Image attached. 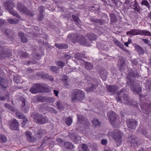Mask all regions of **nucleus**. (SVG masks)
Wrapping results in <instances>:
<instances>
[{"label":"nucleus","mask_w":151,"mask_h":151,"mask_svg":"<svg viewBox=\"0 0 151 151\" xmlns=\"http://www.w3.org/2000/svg\"><path fill=\"white\" fill-rule=\"evenodd\" d=\"M130 86L132 91H135L139 94V97L140 99V101L141 102L140 105L143 112L146 114H148L151 111V109L150 108L151 106L149 104L147 103L146 104L144 105L143 103H145L146 101L145 100V97L142 95L139 94V93L142 90L141 88L138 87L137 89L133 86L132 85H130Z\"/></svg>","instance_id":"1"},{"label":"nucleus","mask_w":151,"mask_h":151,"mask_svg":"<svg viewBox=\"0 0 151 151\" xmlns=\"http://www.w3.org/2000/svg\"><path fill=\"white\" fill-rule=\"evenodd\" d=\"M108 135L109 137H111L115 140L117 146L120 145L122 142V132L118 130H116L114 132L110 131L108 133Z\"/></svg>","instance_id":"2"},{"label":"nucleus","mask_w":151,"mask_h":151,"mask_svg":"<svg viewBox=\"0 0 151 151\" xmlns=\"http://www.w3.org/2000/svg\"><path fill=\"white\" fill-rule=\"evenodd\" d=\"M84 95L83 91L78 89H76L73 91L70 97L73 101H79L83 99Z\"/></svg>","instance_id":"3"},{"label":"nucleus","mask_w":151,"mask_h":151,"mask_svg":"<svg viewBox=\"0 0 151 151\" xmlns=\"http://www.w3.org/2000/svg\"><path fill=\"white\" fill-rule=\"evenodd\" d=\"M32 117L36 123L40 124L45 123L47 122L48 120L47 117H44L42 115L38 114L32 115Z\"/></svg>","instance_id":"4"},{"label":"nucleus","mask_w":151,"mask_h":151,"mask_svg":"<svg viewBox=\"0 0 151 151\" xmlns=\"http://www.w3.org/2000/svg\"><path fill=\"white\" fill-rule=\"evenodd\" d=\"M4 6L6 9L9 10V12L10 14L16 17H17L19 18L20 17L17 13L13 11H10L11 9L13 8L14 6V4L10 1H7L4 4Z\"/></svg>","instance_id":"5"},{"label":"nucleus","mask_w":151,"mask_h":151,"mask_svg":"<svg viewBox=\"0 0 151 151\" xmlns=\"http://www.w3.org/2000/svg\"><path fill=\"white\" fill-rule=\"evenodd\" d=\"M107 116L111 124L113 126L116 125L118 124V119L116 118V114L112 111L109 112Z\"/></svg>","instance_id":"6"},{"label":"nucleus","mask_w":151,"mask_h":151,"mask_svg":"<svg viewBox=\"0 0 151 151\" xmlns=\"http://www.w3.org/2000/svg\"><path fill=\"white\" fill-rule=\"evenodd\" d=\"M42 87L39 84H35L30 89L29 91L32 93L36 94L42 91Z\"/></svg>","instance_id":"7"},{"label":"nucleus","mask_w":151,"mask_h":151,"mask_svg":"<svg viewBox=\"0 0 151 151\" xmlns=\"http://www.w3.org/2000/svg\"><path fill=\"white\" fill-rule=\"evenodd\" d=\"M128 127L131 129H135L137 125V122L133 119H127L126 121Z\"/></svg>","instance_id":"8"},{"label":"nucleus","mask_w":151,"mask_h":151,"mask_svg":"<svg viewBox=\"0 0 151 151\" xmlns=\"http://www.w3.org/2000/svg\"><path fill=\"white\" fill-rule=\"evenodd\" d=\"M17 9L18 11H20V12L23 13H25L27 14L30 15L32 16H33V14H30L25 6L21 4L20 3L18 4L17 6Z\"/></svg>","instance_id":"9"},{"label":"nucleus","mask_w":151,"mask_h":151,"mask_svg":"<svg viewBox=\"0 0 151 151\" xmlns=\"http://www.w3.org/2000/svg\"><path fill=\"white\" fill-rule=\"evenodd\" d=\"M19 99L22 102V104L21 106V109L22 111L25 113H27L29 111V107L26 105L24 108H23V107L25 106L26 100L24 98L22 97L19 98Z\"/></svg>","instance_id":"10"},{"label":"nucleus","mask_w":151,"mask_h":151,"mask_svg":"<svg viewBox=\"0 0 151 151\" xmlns=\"http://www.w3.org/2000/svg\"><path fill=\"white\" fill-rule=\"evenodd\" d=\"M19 124L15 119H13L12 120L10 125V128L13 130L17 129Z\"/></svg>","instance_id":"11"},{"label":"nucleus","mask_w":151,"mask_h":151,"mask_svg":"<svg viewBox=\"0 0 151 151\" xmlns=\"http://www.w3.org/2000/svg\"><path fill=\"white\" fill-rule=\"evenodd\" d=\"M140 30L139 29H132L127 32L128 35H135L140 34Z\"/></svg>","instance_id":"12"},{"label":"nucleus","mask_w":151,"mask_h":151,"mask_svg":"<svg viewBox=\"0 0 151 151\" xmlns=\"http://www.w3.org/2000/svg\"><path fill=\"white\" fill-rule=\"evenodd\" d=\"M80 37L77 34H69L68 37V38L69 39V40H72L73 42H75L76 41H80L79 40V37Z\"/></svg>","instance_id":"13"},{"label":"nucleus","mask_w":151,"mask_h":151,"mask_svg":"<svg viewBox=\"0 0 151 151\" xmlns=\"http://www.w3.org/2000/svg\"><path fill=\"white\" fill-rule=\"evenodd\" d=\"M32 133L29 131L27 132H26V135L27 137V141L29 142H34L36 140V138L31 136Z\"/></svg>","instance_id":"14"},{"label":"nucleus","mask_w":151,"mask_h":151,"mask_svg":"<svg viewBox=\"0 0 151 151\" xmlns=\"http://www.w3.org/2000/svg\"><path fill=\"white\" fill-rule=\"evenodd\" d=\"M40 100L41 102H44L47 101L48 102H53L55 101V99L52 97H41L40 98Z\"/></svg>","instance_id":"15"},{"label":"nucleus","mask_w":151,"mask_h":151,"mask_svg":"<svg viewBox=\"0 0 151 151\" xmlns=\"http://www.w3.org/2000/svg\"><path fill=\"white\" fill-rule=\"evenodd\" d=\"M19 35L21 38V41L24 43H26L27 41V39L26 36V35H24L23 33L21 32H19L18 33Z\"/></svg>","instance_id":"16"},{"label":"nucleus","mask_w":151,"mask_h":151,"mask_svg":"<svg viewBox=\"0 0 151 151\" xmlns=\"http://www.w3.org/2000/svg\"><path fill=\"white\" fill-rule=\"evenodd\" d=\"M137 139V138L136 137H134L132 136L129 138V139L128 140V141L132 143H135L137 145H139L141 143H139L138 141H136Z\"/></svg>","instance_id":"17"},{"label":"nucleus","mask_w":151,"mask_h":151,"mask_svg":"<svg viewBox=\"0 0 151 151\" xmlns=\"http://www.w3.org/2000/svg\"><path fill=\"white\" fill-rule=\"evenodd\" d=\"M140 35L145 36H151L150 32L147 30H140Z\"/></svg>","instance_id":"18"},{"label":"nucleus","mask_w":151,"mask_h":151,"mask_svg":"<svg viewBox=\"0 0 151 151\" xmlns=\"http://www.w3.org/2000/svg\"><path fill=\"white\" fill-rule=\"evenodd\" d=\"M123 101L124 103L125 104L131 105V102H129L128 96L127 94L124 95L123 98Z\"/></svg>","instance_id":"19"},{"label":"nucleus","mask_w":151,"mask_h":151,"mask_svg":"<svg viewBox=\"0 0 151 151\" xmlns=\"http://www.w3.org/2000/svg\"><path fill=\"white\" fill-rule=\"evenodd\" d=\"M63 79L64 81V83L65 86H68L70 85V82H71L69 78H67L66 76L64 75V77Z\"/></svg>","instance_id":"20"},{"label":"nucleus","mask_w":151,"mask_h":151,"mask_svg":"<svg viewBox=\"0 0 151 151\" xmlns=\"http://www.w3.org/2000/svg\"><path fill=\"white\" fill-rule=\"evenodd\" d=\"M55 45L59 49H65L67 47L66 45L61 43H55Z\"/></svg>","instance_id":"21"},{"label":"nucleus","mask_w":151,"mask_h":151,"mask_svg":"<svg viewBox=\"0 0 151 151\" xmlns=\"http://www.w3.org/2000/svg\"><path fill=\"white\" fill-rule=\"evenodd\" d=\"M81 43L82 45L85 46H90V44L87 42L84 37H82Z\"/></svg>","instance_id":"22"},{"label":"nucleus","mask_w":151,"mask_h":151,"mask_svg":"<svg viewBox=\"0 0 151 151\" xmlns=\"http://www.w3.org/2000/svg\"><path fill=\"white\" fill-rule=\"evenodd\" d=\"M108 91L111 93H113L116 90V87L114 86H109L107 87Z\"/></svg>","instance_id":"23"},{"label":"nucleus","mask_w":151,"mask_h":151,"mask_svg":"<svg viewBox=\"0 0 151 151\" xmlns=\"http://www.w3.org/2000/svg\"><path fill=\"white\" fill-rule=\"evenodd\" d=\"M89 39L91 40H94L96 39V36L93 33H89L88 35Z\"/></svg>","instance_id":"24"},{"label":"nucleus","mask_w":151,"mask_h":151,"mask_svg":"<svg viewBox=\"0 0 151 151\" xmlns=\"http://www.w3.org/2000/svg\"><path fill=\"white\" fill-rule=\"evenodd\" d=\"M64 145L67 149H71L73 148V145L71 142H67L65 143Z\"/></svg>","instance_id":"25"},{"label":"nucleus","mask_w":151,"mask_h":151,"mask_svg":"<svg viewBox=\"0 0 151 151\" xmlns=\"http://www.w3.org/2000/svg\"><path fill=\"white\" fill-rule=\"evenodd\" d=\"M77 124H79L81 123H83L84 120V117L81 115H77Z\"/></svg>","instance_id":"26"},{"label":"nucleus","mask_w":151,"mask_h":151,"mask_svg":"<svg viewBox=\"0 0 151 151\" xmlns=\"http://www.w3.org/2000/svg\"><path fill=\"white\" fill-rule=\"evenodd\" d=\"M135 49L138 51L140 54H143L144 53V51L142 48L139 46L137 45L135 46Z\"/></svg>","instance_id":"27"},{"label":"nucleus","mask_w":151,"mask_h":151,"mask_svg":"<svg viewBox=\"0 0 151 151\" xmlns=\"http://www.w3.org/2000/svg\"><path fill=\"white\" fill-rule=\"evenodd\" d=\"M19 19L16 18L9 19L8 20V22L11 24H16L18 23Z\"/></svg>","instance_id":"28"},{"label":"nucleus","mask_w":151,"mask_h":151,"mask_svg":"<svg viewBox=\"0 0 151 151\" xmlns=\"http://www.w3.org/2000/svg\"><path fill=\"white\" fill-rule=\"evenodd\" d=\"M1 92H0V100L1 101H4L8 100L9 98V94L7 93V94L4 96H2L1 95Z\"/></svg>","instance_id":"29"},{"label":"nucleus","mask_w":151,"mask_h":151,"mask_svg":"<svg viewBox=\"0 0 151 151\" xmlns=\"http://www.w3.org/2000/svg\"><path fill=\"white\" fill-rule=\"evenodd\" d=\"M7 138L6 136L4 135H1L0 137V142L4 143L7 141Z\"/></svg>","instance_id":"30"},{"label":"nucleus","mask_w":151,"mask_h":151,"mask_svg":"<svg viewBox=\"0 0 151 151\" xmlns=\"http://www.w3.org/2000/svg\"><path fill=\"white\" fill-rule=\"evenodd\" d=\"M16 116L17 118L20 119L24 118L25 117V116L22 113L19 112L16 113Z\"/></svg>","instance_id":"31"},{"label":"nucleus","mask_w":151,"mask_h":151,"mask_svg":"<svg viewBox=\"0 0 151 151\" xmlns=\"http://www.w3.org/2000/svg\"><path fill=\"white\" fill-rule=\"evenodd\" d=\"M141 4L142 5H144L146 6L149 9H150V6L149 5V4L147 0H142L141 2Z\"/></svg>","instance_id":"32"},{"label":"nucleus","mask_w":151,"mask_h":151,"mask_svg":"<svg viewBox=\"0 0 151 151\" xmlns=\"http://www.w3.org/2000/svg\"><path fill=\"white\" fill-rule=\"evenodd\" d=\"M65 121L66 124L68 126H70L72 122V119L70 117H68L66 119Z\"/></svg>","instance_id":"33"},{"label":"nucleus","mask_w":151,"mask_h":151,"mask_svg":"<svg viewBox=\"0 0 151 151\" xmlns=\"http://www.w3.org/2000/svg\"><path fill=\"white\" fill-rule=\"evenodd\" d=\"M83 151H89L87 146L85 144H83L80 145Z\"/></svg>","instance_id":"34"},{"label":"nucleus","mask_w":151,"mask_h":151,"mask_svg":"<svg viewBox=\"0 0 151 151\" xmlns=\"http://www.w3.org/2000/svg\"><path fill=\"white\" fill-rule=\"evenodd\" d=\"M72 18L78 24H81V22L80 20L79 19L78 17L75 15H73Z\"/></svg>","instance_id":"35"},{"label":"nucleus","mask_w":151,"mask_h":151,"mask_svg":"<svg viewBox=\"0 0 151 151\" xmlns=\"http://www.w3.org/2000/svg\"><path fill=\"white\" fill-rule=\"evenodd\" d=\"M93 124L95 126H100V123L98 120L97 119H94L92 121Z\"/></svg>","instance_id":"36"},{"label":"nucleus","mask_w":151,"mask_h":151,"mask_svg":"<svg viewBox=\"0 0 151 151\" xmlns=\"http://www.w3.org/2000/svg\"><path fill=\"white\" fill-rule=\"evenodd\" d=\"M93 65L91 63H86V68L88 70H91L93 68Z\"/></svg>","instance_id":"37"},{"label":"nucleus","mask_w":151,"mask_h":151,"mask_svg":"<svg viewBox=\"0 0 151 151\" xmlns=\"http://www.w3.org/2000/svg\"><path fill=\"white\" fill-rule=\"evenodd\" d=\"M51 70L55 72H57L58 71L59 69L56 66H51L50 67Z\"/></svg>","instance_id":"38"},{"label":"nucleus","mask_w":151,"mask_h":151,"mask_svg":"<svg viewBox=\"0 0 151 151\" xmlns=\"http://www.w3.org/2000/svg\"><path fill=\"white\" fill-rule=\"evenodd\" d=\"M124 63V59L123 58H121V61L120 60L118 61V65L119 67L120 66L121 67H122L123 66Z\"/></svg>","instance_id":"39"},{"label":"nucleus","mask_w":151,"mask_h":151,"mask_svg":"<svg viewBox=\"0 0 151 151\" xmlns=\"http://www.w3.org/2000/svg\"><path fill=\"white\" fill-rule=\"evenodd\" d=\"M96 89V86L94 84H92L91 87L88 88L87 91H94Z\"/></svg>","instance_id":"40"},{"label":"nucleus","mask_w":151,"mask_h":151,"mask_svg":"<svg viewBox=\"0 0 151 151\" xmlns=\"http://www.w3.org/2000/svg\"><path fill=\"white\" fill-rule=\"evenodd\" d=\"M132 5L131 4H129L130 5L129 6L133 9H134L138 6V4L135 0L132 3Z\"/></svg>","instance_id":"41"},{"label":"nucleus","mask_w":151,"mask_h":151,"mask_svg":"<svg viewBox=\"0 0 151 151\" xmlns=\"http://www.w3.org/2000/svg\"><path fill=\"white\" fill-rule=\"evenodd\" d=\"M47 110L49 111L52 113H56V111L52 107H48V108L47 109Z\"/></svg>","instance_id":"42"},{"label":"nucleus","mask_w":151,"mask_h":151,"mask_svg":"<svg viewBox=\"0 0 151 151\" xmlns=\"http://www.w3.org/2000/svg\"><path fill=\"white\" fill-rule=\"evenodd\" d=\"M110 16L111 22H114L116 21V18L114 14H111Z\"/></svg>","instance_id":"43"},{"label":"nucleus","mask_w":151,"mask_h":151,"mask_svg":"<svg viewBox=\"0 0 151 151\" xmlns=\"http://www.w3.org/2000/svg\"><path fill=\"white\" fill-rule=\"evenodd\" d=\"M57 65L59 67H63L65 65V63L61 61H59L57 62Z\"/></svg>","instance_id":"44"},{"label":"nucleus","mask_w":151,"mask_h":151,"mask_svg":"<svg viewBox=\"0 0 151 151\" xmlns=\"http://www.w3.org/2000/svg\"><path fill=\"white\" fill-rule=\"evenodd\" d=\"M8 56V55L7 53L4 52H3L1 54H0V58L1 59L7 57Z\"/></svg>","instance_id":"45"},{"label":"nucleus","mask_w":151,"mask_h":151,"mask_svg":"<svg viewBox=\"0 0 151 151\" xmlns=\"http://www.w3.org/2000/svg\"><path fill=\"white\" fill-rule=\"evenodd\" d=\"M4 106L5 107L9 109L10 110H13V107H11V106L8 104H5L4 105Z\"/></svg>","instance_id":"46"},{"label":"nucleus","mask_w":151,"mask_h":151,"mask_svg":"<svg viewBox=\"0 0 151 151\" xmlns=\"http://www.w3.org/2000/svg\"><path fill=\"white\" fill-rule=\"evenodd\" d=\"M81 57L82 55L80 53H78L75 55V58L78 60H80Z\"/></svg>","instance_id":"47"},{"label":"nucleus","mask_w":151,"mask_h":151,"mask_svg":"<svg viewBox=\"0 0 151 151\" xmlns=\"http://www.w3.org/2000/svg\"><path fill=\"white\" fill-rule=\"evenodd\" d=\"M56 105L58 109L60 110H62L63 109V107L61 106V104L59 101H57L56 102Z\"/></svg>","instance_id":"48"},{"label":"nucleus","mask_w":151,"mask_h":151,"mask_svg":"<svg viewBox=\"0 0 151 151\" xmlns=\"http://www.w3.org/2000/svg\"><path fill=\"white\" fill-rule=\"evenodd\" d=\"M45 9V7L44 6H40L38 9L39 11L40 12V14L42 13Z\"/></svg>","instance_id":"49"},{"label":"nucleus","mask_w":151,"mask_h":151,"mask_svg":"<svg viewBox=\"0 0 151 151\" xmlns=\"http://www.w3.org/2000/svg\"><path fill=\"white\" fill-rule=\"evenodd\" d=\"M77 137H76L73 140L74 142L76 144L78 143L79 142H80V140L81 139L80 137H78L77 139Z\"/></svg>","instance_id":"50"},{"label":"nucleus","mask_w":151,"mask_h":151,"mask_svg":"<svg viewBox=\"0 0 151 151\" xmlns=\"http://www.w3.org/2000/svg\"><path fill=\"white\" fill-rule=\"evenodd\" d=\"M107 140L106 139H103L101 140V144L103 145H106L107 144Z\"/></svg>","instance_id":"51"},{"label":"nucleus","mask_w":151,"mask_h":151,"mask_svg":"<svg viewBox=\"0 0 151 151\" xmlns=\"http://www.w3.org/2000/svg\"><path fill=\"white\" fill-rule=\"evenodd\" d=\"M28 122V120L27 119L25 118L23 120V122L22 123V127H24L25 126V124L27 123Z\"/></svg>","instance_id":"52"},{"label":"nucleus","mask_w":151,"mask_h":151,"mask_svg":"<svg viewBox=\"0 0 151 151\" xmlns=\"http://www.w3.org/2000/svg\"><path fill=\"white\" fill-rule=\"evenodd\" d=\"M115 43L119 47L121 48H122L123 47V45L120 42L118 41H116L115 42Z\"/></svg>","instance_id":"53"},{"label":"nucleus","mask_w":151,"mask_h":151,"mask_svg":"<svg viewBox=\"0 0 151 151\" xmlns=\"http://www.w3.org/2000/svg\"><path fill=\"white\" fill-rule=\"evenodd\" d=\"M22 56V57H24V58H27L29 56V55L25 52H24L23 53Z\"/></svg>","instance_id":"54"},{"label":"nucleus","mask_w":151,"mask_h":151,"mask_svg":"<svg viewBox=\"0 0 151 151\" xmlns=\"http://www.w3.org/2000/svg\"><path fill=\"white\" fill-rule=\"evenodd\" d=\"M43 17V16L42 13L40 14L39 17L38 18V20L41 21L42 20Z\"/></svg>","instance_id":"55"},{"label":"nucleus","mask_w":151,"mask_h":151,"mask_svg":"<svg viewBox=\"0 0 151 151\" xmlns=\"http://www.w3.org/2000/svg\"><path fill=\"white\" fill-rule=\"evenodd\" d=\"M129 75L130 76H132V77H137L138 76V74H137V73L136 74H133L132 73H129Z\"/></svg>","instance_id":"56"},{"label":"nucleus","mask_w":151,"mask_h":151,"mask_svg":"<svg viewBox=\"0 0 151 151\" xmlns=\"http://www.w3.org/2000/svg\"><path fill=\"white\" fill-rule=\"evenodd\" d=\"M134 9L136 10L137 12H139L141 10V9L138 6Z\"/></svg>","instance_id":"57"},{"label":"nucleus","mask_w":151,"mask_h":151,"mask_svg":"<svg viewBox=\"0 0 151 151\" xmlns=\"http://www.w3.org/2000/svg\"><path fill=\"white\" fill-rule=\"evenodd\" d=\"M116 100L118 102L120 103L123 102L122 100L121 99V98L119 97H117L116 98Z\"/></svg>","instance_id":"58"},{"label":"nucleus","mask_w":151,"mask_h":151,"mask_svg":"<svg viewBox=\"0 0 151 151\" xmlns=\"http://www.w3.org/2000/svg\"><path fill=\"white\" fill-rule=\"evenodd\" d=\"M5 23V21L4 20H0V27L2 26Z\"/></svg>","instance_id":"59"},{"label":"nucleus","mask_w":151,"mask_h":151,"mask_svg":"<svg viewBox=\"0 0 151 151\" xmlns=\"http://www.w3.org/2000/svg\"><path fill=\"white\" fill-rule=\"evenodd\" d=\"M147 133V131L146 129H144L142 131V133L144 135H146Z\"/></svg>","instance_id":"60"},{"label":"nucleus","mask_w":151,"mask_h":151,"mask_svg":"<svg viewBox=\"0 0 151 151\" xmlns=\"http://www.w3.org/2000/svg\"><path fill=\"white\" fill-rule=\"evenodd\" d=\"M54 93L56 96H57L58 95V91L57 90H54Z\"/></svg>","instance_id":"61"},{"label":"nucleus","mask_w":151,"mask_h":151,"mask_svg":"<svg viewBox=\"0 0 151 151\" xmlns=\"http://www.w3.org/2000/svg\"><path fill=\"white\" fill-rule=\"evenodd\" d=\"M113 3L114 4H116V3L118 2L119 0H111Z\"/></svg>","instance_id":"62"},{"label":"nucleus","mask_w":151,"mask_h":151,"mask_svg":"<svg viewBox=\"0 0 151 151\" xmlns=\"http://www.w3.org/2000/svg\"><path fill=\"white\" fill-rule=\"evenodd\" d=\"M105 151H112L110 148H107L105 149Z\"/></svg>","instance_id":"63"},{"label":"nucleus","mask_w":151,"mask_h":151,"mask_svg":"<svg viewBox=\"0 0 151 151\" xmlns=\"http://www.w3.org/2000/svg\"><path fill=\"white\" fill-rule=\"evenodd\" d=\"M125 3L126 4L128 5V4L129 3V0H126Z\"/></svg>","instance_id":"64"}]
</instances>
